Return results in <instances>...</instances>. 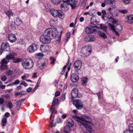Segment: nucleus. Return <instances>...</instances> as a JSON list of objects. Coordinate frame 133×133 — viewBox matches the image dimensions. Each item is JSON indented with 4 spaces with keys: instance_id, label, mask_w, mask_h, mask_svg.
<instances>
[{
    "instance_id": "1",
    "label": "nucleus",
    "mask_w": 133,
    "mask_h": 133,
    "mask_svg": "<svg viewBox=\"0 0 133 133\" xmlns=\"http://www.w3.org/2000/svg\"><path fill=\"white\" fill-rule=\"evenodd\" d=\"M91 119L88 116H83L79 118L78 124L82 129L86 133H94V131L87 123H91Z\"/></svg>"
},
{
    "instance_id": "2",
    "label": "nucleus",
    "mask_w": 133,
    "mask_h": 133,
    "mask_svg": "<svg viewBox=\"0 0 133 133\" xmlns=\"http://www.w3.org/2000/svg\"><path fill=\"white\" fill-rule=\"evenodd\" d=\"M21 64L23 68L25 69H31L33 66V61L29 58H25L22 61Z\"/></svg>"
},
{
    "instance_id": "3",
    "label": "nucleus",
    "mask_w": 133,
    "mask_h": 133,
    "mask_svg": "<svg viewBox=\"0 0 133 133\" xmlns=\"http://www.w3.org/2000/svg\"><path fill=\"white\" fill-rule=\"evenodd\" d=\"M44 33L50 38L52 39L56 36L57 33V31L55 28H51L46 29Z\"/></svg>"
},
{
    "instance_id": "4",
    "label": "nucleus",
    "mask_w": 133,
    "mask_h": 133,
    "mask_svg": "<svg viewBox=\"0 0 133 133\" xmlns=\"http://www.w3.org/2000/svg\"><path fill=\"white\" fill-rule=\"evenodd\" d=\"M91 48L89 46H85L82 48L80 52L81 55L83 57L88 56L91 53Z\"/></svg>"
},
{
    "instance_id": "5",
    "label": "nucleus",
    "mask_w": 133,
    "mask_h": 133,
    "mask_svg": "<svg viewBox=\"0 0 133 133\" xmlns=\"http://www.w3.org/2000/svg\"><path fill=\"white\" fill-rule=\"evenodd\" d=\"M51 39L44 33V34L42 35L39 38L40 41L44 44L49 43L51 41Z\"/></svg>"
},
{
    "instance_id": "6",
    "label": "nucleus",
    "mask_w": 133,
    "mask_h": 133,
    "mask_svg": "<svg viewBox=\"0 0 133 133\" xmlns=\"http://www.w3.org/2000/svg\"><path fill=\"white\" fill-rule=\"evenodd\" d=\"M73 104L78 109H81L83 108V103L80 100H75L73 102Z\"/></svg>"
},
{
    "instance_id": "7",
    "label": "nucleus",
    "mask_w": 133,
    "mask_h": 133,
    "mask_svg": "<svg viewBox=\"0 0 133 133\" xmlns=\"http://www.w3.org/2000/svg\"><path fill=\"white\" fill-rule=\"evenodd\" d=\"M38 48V46L35 43L31 44L28 48L27 50L30 52H33L36 51Z\"/></svg>"
},
{
    "instance_id": "8",
    "label": "nucleus",
    "mask_w": 133,
    "mask_h": 133,
    "mask_svg": "<svg viewBox=\"0 0 133 133\" xmlns=\"http://www.w3.org/2000/svg\"><path fill=\"white\" fill-rule=\"evenodd\" d=\"M95 28H99L98 27L96 26H87L85 29V33L87 34H90L92 33L95 30Z\"/></svg>"
},
{
    "instance_id": "9",
    "label": "nucleus",
    "mask_w": 133,
    "mask_h": 133,
    "mask_svg": "<svg viewBox=\"0 0 133 133\" xmlns=\"http://www.w3.org/2000/svg\"><path fill=\"white\" fill-rule=\"evenodd\" d=\"M82 65L81 62L79 60H77L73 64L74 68L76 70L80 69L81 68Z\"/></svg>"
},
{
    "instance_id": "10",
    "label": "nucleus",
    "mask_w": 133,
    "mask_h": 133,
    "mask_svg": "<svg viewBox=\"0 0 133 133\" xmlns=\"http://www.w3.org/2000/svg\"><path fill=\"white\" fill-rule=\"evenodd\" d=\"M50 48L51 47L48 45H41L40 47V49L42 52H47Z\"/></svg>"
},
{
    "instance_id": "11",
    "label": "nucleus",
    "mask_w": 133,
    "mask_h": 133,
    "mask_svg": "<svg viewBox=\"0 0 133 133\" xmlns=\"http://www.w3.org/2000/svg\"><path fill=\"white\" fill-rule=\"evenodd\" d=\"M67 1L71 7L72 9H75L76 7V4L77 2V0H67Z\"/></svg>"
},
{
    "instance_id": "12",
    "label": "nucleus",
    "mask_w": 133,
    "mask_h": 133,
    "mask_svg": "<svg viewBox=\"0 0 133 133\" xmlns=\"http://www.w3.org/2000/svg\"><path fill=\"white\" fill-rule=\"evenodd\" d=\"M69 4L67 1H63L61 4V9L63 10H67L69 8Z\"/></svg>"
},
{
    "instance_id": "13",
    "label": "nucleus",
    "mask_w": 133,
    "mask_h": 133,
    "mask_svg": "<svg viewBox=\"0 0 133 133\" xmlns=\"http://www.w3.org/2000/svg\"><path fill=\"white\" fill-rule=\"evenodd\" d=\"M78 91L77 89L75 88L72 90L71 91V99L78 97Z\"/></svg>"
},
{
    "instance_id": "14",
    "label": "nucleus",
    "mask_w": 133,
    "mask_h": 133,
    "mask_svg": "<svg viewBox=\"0 0 133 133\" xmlns=\"http://www.w3.org/2000/svg\"><path fill=\"white\" fill-rule=\"evenodd\" d=\"M1 49L3 51H8L9 50V46L8 43H3L1 45Z\"/></svg>"
},
{
    "instance_id": "15",
    "label": "nucleus",
    "mask_w": 133,
    "mask_h": 133,
    "mask_svg": "<svg viewBox=\"0 0 133 133\" xmlns=\"http://www.w3.org/2000/svg\"><path fill=\"white\" fill-rule=\"evenodd\" d=\"M8 38L9 41L12 43L15 42L17 38L15 35L14 34H10L8 35Z\"/></svg>"
},
{
    "instance_id": "16",
    "label": "nucleus",
    "mask_w": 133,
    "mask_h": 133,
    "mask_svg": "<svg viewBox=\"0 0 133 133\" xmlns=\"http://www.w3.org/2000/svg\"><path fill=\"white\" fill-rule=\"evenodd\" d=\"M96 39V38L95 36L90 35L85 37V40L88 42H92L95 41Z\"/></svg>"
},
{
    "instance_id": "17",
    "label": "nucleus",
    "mask_w": 133,
    "mask_h": 133,
    "mask_svg": "<svg viewBox=\"0 0 133 133\" xmlns=\"http://www.w3.org/2000/svg\"><path fill=\"white\" fill-rule=\"evenodd\" d=\"M71 81L74 83L77 82L79 80V77L76 74L73 73L72 74L70 78Z\"/></svg>"
},
{
    "instance_id": "18",
    "label": "nucleus",
    "mask_w": 133,
    "mask_h": 133,
    "mask_svg": "<svg viewBox=\"0 0 133 133\" xmlns=\"http://www.w3.org/2000/svg\"><path fill=\"white\" fill-rule=\"evenodd\" d=\"M100 103H101L104 104L105 102V101L103 98L102 93L101 92H99L97 94Z\"/></svg>"
},
{
    "instance_id": "19",
    "label": "nucleus",
    "mask_w": 133,
    "mask_h": 133,
    "mask_svg": "<svg viewBox=\"0 0 133 133\" xmlns=\"http://www.w3.org/2000/svg\"><path fill=\"white\" fill-rule=\"evenodd\" d=\"M14 57V56L11 54H10L6 56L5 58H4L3 59V61H5L6 63H7L9 62V60L11 59Z\"/></svg>"
},
{
    "instance_id": "20",
    "label": "nucleus",
    "mask_w": 133,
    "mask_h": 133,
    "mask_svg": "<svg viewBox=\"0 0 133 133\" xmlns=\"http://www.w3.org/2000/svg\"><path fill=\"white\" fill-rule=\"evenodd\" d=\"M37 66L41 69H43L42 67L44 68L46 67L45 62H44L43 63H41L39 61H38Z\"/></svg>"
},
{
    "instance_id": "21",
    "label": "nucleus",
    "mask_w": 133,
    "mask_h": 133,
    "mask_svg": "<svg viewBox=\"0 0 133 133\" xmlns=\"http://www.w3.org/2000/svg\"><path fill=\"white\" fill-rule=\"evenodd\" d=\"M128 18L127 22L128 23L131 24L133 23V15H130L127 16Z\"/></svg>"
},
{
    "instance_id": "22",
    "label": "nucleus",
    "mask_w": 133,
    "mask_h": 133,
    "mask_svg": "<svg viewBox=\"0 0 133 133\" xmlns=\"http://www.w3.org/2000/svg\"><path fill=\"white\" fill-rule=\"evenodd\" d=\"M5 61H3V60L1 62V65L0 66V69L1 70H4L7 68V66L6 64L7 63H5Z\"/></svg>"
},
{
    "instance_id": "23",
    "label": "nucleus",
    "mask_w": 133,
    "mask_h": 133,
    "mask_svg": "<svg viewBox=\"0 0 133 133\" xmlns=\"http://www.w3.org/2000/svg\"><path fill=\"white\" fill-rule=\"evenodd\" d=\"M50 109V111H51V115L50 117V119L51 120L50 124H51V127H52V124L53 123V120L51 119V116L52 115V114L55 112V107L51 106V108Z\"/></svg>"
},
{
    "instance_id": "24",
    "label": "nucleus",
    "mask_w": 133,
    "mask_h": 133,
    "mask_svg": "<svg viewBox=\"0 0 133 133\" xmlns=\"http://www.w3.org/2000/svg\"><path fill=\"white\" fill-rule=\"evenodd\" d=\"M116 0H105L104 2L106 4L111 6L113 5V4L115 3Z\"/></svg>"
},
{
    "instance_id": "25",
    "label": "nucleus",
    "mask_w": 133,
    "mask_h": 133,
    "mask_svg": "<svg viewBox=\"0 0 133 133\" xmlns=\"http://www.w3.org/2000/svg\"><path fill=\"white\" fill-rule=\"evenodd\" d=\"M57 17H58L59 18H62L64 17L63 13L62 11L60 10H57Z\"/></svg>"
},
{
    "instance_id": "26",
    "label": "nucleus",
    "mask_w": 133,
    "mask_h": 133,
    "mask_svg": "<svg viewBox=\"0 0 133 133\" xmlns=\"http://www.w3.org/2000/svg\"><path fill=\"white\" fill-rule=\"evenodd\" d=\"M50 12L53 16L55 17H57V15H56L57 10L53 9H51L50 10Z\"/></svg>"
},
{
    "instance_id": "27",
    "label": "nucleus",
    "mask_w": 133,
    "mask_h": 133,
    "mask_svg": "<svg viewBox=\"0 0 133 133\" xmlns=\"http://www.w3.org/2000/svg\"><path fill=\"white\" fill-rule=\"evenodd\" d=\"M74 124V121L72 119H68V122L67 124V126L70 128Z\"/></svg>"
},
{
    "instance_id": "28",
    "label": "nucleus",
    "mask_w": 133,
    "mask_h": 133,
    "mask_svg": "<svg viewBox=\"0 0 133 133\" xmlns=\"http://www.w3.org/2000/svg\"><path fill=\"white\" fill-rule=\"evenodd\" d=\"M88 81V78L87 77H83L82 79V84L83 86H85Z\"/></svg>"
},
{
    "instance_id": "29",
    "label": "nucleus",
    "mask_w": 133,
    "mask_h": 133,
    "mask_svg": "<svg viewBox=\"0 0 133 133\" xmlns=\"http://www.w3.org/2000/svg\"><path fill=\"white\" fill-rule=\"evenodd\" d=\"M97 34L98 35L103 37L104 38H106L107 37L106 35L103 32L99 31L97 32Z\"/></svg>"
},
{
    "instance_id": "30",
    "label": "nucleus",
    "mask_w": 133,
    "mask_h": 133,
    "mask_svg": "<svg viewBox=\"0 0 133 133\" xmlns=\"http://www.w3.org/2000/svg\"><path fill=\"white\" fill-rule=\"evenodd\" d=\"M22 22L21 20L18 18H16L15 23L18 26L19 25L22 23Z\"/></svg>"
},
{
    "instance_id": "31",
    "label": "nucleus",
    "mask_w": 133,
    "mask_h": 133,
    "mask_svg": "<svg viewBox=\"0 0 133 133\" xmlns=\"http://www.w3.org/2000/svg\"><path fill=\"white\" fill-rule=\"evenodd\" d=\"M58 99L56 98L55 97L53 99L52 106H55L56 105V103L58 102Z\"/></svg>"
},
{
    "instance_id": "32",
    "label": "nucleus",
    "mask_w": 133,
    "mask_h": 133,
    "mask_svg": "<svg viewBox=\"0 0 133 133\" xmlns=\"http://www.w3.org/2000/svg\"><path fill=\"white\" fill-rule=\"evenodd\" d=\"M7 118H6L4 117L3 118L2 120V125L3 126H5L6 125L7 123Z\"/></svg>"
},
{
    "instance_id": "33",
    "label": "nucleus",
    "mask_w": 133,
    "mask_h": 133,
    "mask_svg": "<svg viewBox=\"0 0 133 133\" xmlns=\"http://www.w3.org/2000/svg\"><path fill=\"white\" fill-rule=\"evenodd\" d=\"M70 130V127L68 126H66L64 127V131L65 133H69Z\"/></svg>"
},
{
    "instance_id": "34",
    "label": "nucleus",
    "mask_w": 133,
    "mask_h": 133,
    "mask_svg": "<svg viewBox=\"0 0 133 133\" xmlns=\"http://www.w3.org/2000/svg\"><path fill=\"white\" fill-rule=\"evenodd\" d=\"M22 59L20 58H14L13 59V62L14 63H18L21 62Z\"/></svg>"
},
{
    "instance_id": "35",
    "label": "nucleus",
    "mask_w": 133,
    "mask_h": 133,
    "mask_svg": "<svg viewBox=\"0 0 133 133\" xmlns=\"http://www.w3.org/2000/svg\"><path fill=\"white\" fill-rule=\"evenodd\" d=\"M5 14L9 17V18L10 17V16L12 15L13 13L10 10L7 11H5Z\"/></svg>"
},
{
    "instance_id": "36",
    "label": "nucleus",
    "mask_w": 133,
    "mask_h": 133,
    "mask_svg": "<svg viewBox=\"0 0 133 133\" xmlns=\"http://www.w3.org/2000/svg\"><path fill=\"white\" fill-rule=\"evenodd\" d=\"M109 20L110 22L113 24H115L117 23V21L113 18L112 17H110L109 18Z\"/></svg>"
},
{
    "instance_id": "37",
    "label": "nucleus",
    "mask_w": 133,
    "mask_h": 133,
    "mask_svg": "<svg viewBox=\"0 0 133 133\" xmlns=\"http://www.w3.org/2000/svg\"><path fill=\"white\" fill-rule=\"evenodd\" d=\"M108 26L109 28H110L111 30L114 31L115 30V26L112 25L111 24L109 23L108 24Z\"/></svg>"
},
{
    "instance_id": "38",
    "label": "nucleus",
    "mask_w": 133,
    "mask_h": 133,
    "mask_svg": "<svg viewBox=\"0 0 133 133\" xmlns=\"http://www.w3.org/2000/svg\"><path fill=\"white\" fill-rule=\"evenodd\" d=\"M129 130L133 133V123L129 125Z\"/></svg>"
},
{
    "instance_id": "39",
    "label": "nucleus",
    "mask_w": 133,
    "mask_h": 133,
    "mask_svg": "<svg viewBox=\"0 0 133 133\" xmlns=\"http://www.w3.org/2000/svg\"><path fill=\"white\" fill-rule=\"evenodd\" d=\"M70 33H67L66 34V36L65 37V39L66 41H68V39L70 38Z\"/></svg>"
},
{
    "instance_id": "40",
    "label": "nucleus",
    "mask_w": 133,
    "mask_h": 133,
    "mask_svg": "<svg viewBox=\"0 0 133 133\" xmlns=\"http://www.w3.org/2000/svg\"><path fill=\"white\" fill-rule=\"evenodd\" d=\"M114 10V8H109L108 9V12L111 15H113L112 11Z\"/></svg>"
},
{
    "instance_id": "41",
    "label": "nucleus",
    "mask_w": 133,
    "mask_h": 133,
    "mask_svg": "<svg viewBox=\"0 0 133 133\" xmlns=\"http://www.w3.org/2000/svg\"><path fill=\"white\" fill-rule=\"evenodd\" d=\"M20 85H23L25 87H26L28 86L27 84L24 81H22L20 84Z\"/></svg>"
},
{
    "instance_id": "42",
    "label": "nucleus",
    "mask_w": 133,
    "mask_h": 133,
    "mask_svg": "<svg viewBox=\"0 0 133 133\" xmlns=\"http://www.w3.org/2000/svg\"><path fill=\"white\" fill-rule=\"evenodd\" d=\"M116 28L118 30V31H120L122 29V26L120 24L117 25Z\"/></svg>"
},
{
    "instance_id": "43",
    "label": "nucleus",
    "mask_w": 133,
    "mask_h": 133,
    "mask_svg": "<svg viewBox=\"0 0 133 133\" xmlns=\"http://www.w3.org/2000/svg\"><path fill=\"white\" fill-rule=\"evenodd\" d=\"M1 80L3 82L6 81L7 79V78L6 76H3L1 77Z\"/></svg>"
},
{
    "instance_id": "44",
    "label": "nucleus",
    "mask_w": 133,
    "mask_h": 133,
    "mask_svg": "<svg viewBox=\"0 0 133 133\" xmlns=\"http://www.w3.org/2000/svg\"><path fill=\"white\" fill-rule=\"evenodd\" d=\"M8 107L9 109H11L12 107V104L11 101H9L7 104Z\"/></svg>"
},
{
    "instance_id": "45",
    "label": "nucleus",
    "mask_w": 133,
    "mask_h": 133,
    "mask_svg": "<svg viewBox=\"0 0 133 133\" xmlns=\"http://www.w3.org/2000/svg\"><path fill=\"white\" fill-rule=\"evenodd\" d=\"M91 24L94 25H95L97 24V23L96 21V20L95 19H94V21H93L92 20V18H91Z\"/></svg>"
},
{
    "instance_id": "46",
    "label": "nucleus",
    "mask_w": 133,
    "mask_h": 133,
    "mask_svg": "<svg viewBox=\"0 0 133 133\" xmlns=\"http://www.w3.org/2000/svg\"><path fill=\"white\" fill-rule=\"evenodd\" d=\"M119 11L121 13L125 14L128 12L127 10L125 9L121 10H119Z\"/></svg>"
},
{
    "instance_id": "47",
    "label": "nucleus",
    "mask_w": 133,
    "mask_h": 133,
    "mask_svg": "<svg viewBox=\"0 0 133 133\" xmlns=\"http://www.w3.org/2000/svg\"><path fill=\"white\" fill-rule=\"evenodd\" d=\"M101 29H103L104 30H106V27L105 25L101 24H100Z\"/></svg>"
},
{
    "instance_id": "48",
    "label": "nucleus",
    "mask_w": 133,
    "mask_h": 133,
    "mask_svg": "<svg viewBox=\"0 0 133 133\" xmlns=\"http://www.w3.org/2000/svg\"><path fill=\"white\" fill-rule=\"evenodd\" d=\"M65 95L66 93H64L61 96V98L62 100H64L65 98Z\"/></svg>"
},
{
    "instance_id": "49",
    "label": "nucleus",
    "mask_w": 133,
    "mask_h": 133,
    "mask_svg": "<svg viewBox=\"0 0 133 133\" xmlns=\"http://www.w3.org/2000/svg\"><path fill=\"white\" fill-rule=\"evenodd\" d=\"M121 1L123 2L125 4H127L130 3L131 0H121Z\"/></svg>"
},
{
    "instance_id": "50",
    "label": "nucleus",
    "mask_w": 133,
    "mask_h": 133,
    "mask_svg": "<svg viewBox=\"0 0 133 133\" xmlns=\"http://www.w3.org/2000/svg\"><path fill=\"white\" fill-rule=\"evenodd\" d=\"M20 81L19 79H17L13 83L14 85H17L20 83Z\"/></svg>"
},
{
    "instance_id": "51",
    "label": "nucleus",
    "mask_w": 133,
    "mask_h": 133,
    "mask_svg": "<svg viewBox=\"0 0 133 133\" xmlns=\"http://www.w3.org/2000/svg\"><path fill=\"white\" fill-rule=\"evenodd\" d=\"M62 122V120L59 118L58 117L57 119L56 123H61Z\"/></svg>"
},
{
    "instance_id": "52",
    "label": "nucleus",
    "mask_w": 133,
    "mask_h": 133,
    "mask_svg": "<svg viewBox=\"0 0 133 133\" xmlns=\"http://www.w3.org/2000/svg\"><path fill=\"white\" fill-rule=\"evenodd\" d=\"M68 64H66L65 65L63 68V70L61 72V74H63L64 71L66 68L67 66V65Z\"/></svg>"
},
{
    "instance_id": "53",
    "label": "nucleus",
    "mask_w": 133,
    "mask_h": 133,
    "mask_svg": "<svg viewBox=\"0 0 133 133\" xmlns=\"http://www.w3.org/2000/svg\"><path fill=\"white\" fill-rule=\"evenodd\" d=\"M12 71L10 70L9 71H7L6 72V74L7 75H10L11 74Z\"/></svg>"
},
{
    "instance_id": "54",
    "label": "nucleus",
    "mask_w": 133,
    "mask_h": 133,
    "mask_svg": "<svg viewBox=\"0 0 133 133\" xmlns=\"http://www.w3.org/2000/svg\"><path fill=\"white\" fill-rule=\"evenodd\" d=\"M4 102V100L3 98H0V105L3 104Z\"/></svg>"
},
{
    "instance_id": "55",
    "label": "nucleus",
    "mask_w": 133,
    "mask_h": 133,
    "mask_svg": "<svg viewBox=\"0 0 133 133\" xmlns=\"http://www.w3.org/2000/svg\"><path fill=\"white\" fill-rule=\"evenodd\" d=\"M50 59L51 61H52L51 62V64H53L54 62L55 61V59L52 57H50Z\"/></svg>"
},
{
    "instance_id": "56",
    "label": "nucleus",
    "mask_w": 133,
    "mask_h": 133,
    "mask_svg": "<svg viewBox=\"0 0 133 133\" xmlns=\"http://www.w3.org/2000/svg\"><path fill=\"white\" fill-rule=\"evenodd\" d=\"M60 92L59 91H57L55 92V96H58L59 95Z\"/></svg>"
},
{
    "instance_id": "57",
    "label": "nucleus",
    "mask_w": 133,
    "mask_h": 133,
    "mask_svg": "<svg viewBox=\"0 0 133 133\" xmlns=\"http://www.w3.org/2000/svg\"><path fill=\"white\" fill-rule=\"evenodd\" d=\"M32 90V89L31 87L28 88L26 90V91L27 92L29 93Z\"/></svg>"
},
{
    "instance_id": "58",
    "label": "nucleus",
    "mask_w": 133,
    "mask_h": 133,
    "mask_svg": "<svg viewBox=\"0 0 133 133\" xmlns=\"http://www.w3.org/2000/svg\"><path fill=\"white\" fill-rule=\"evenodd\" d=\"M20 95H24L26 94L25 92L24 91H22L20 92Z\"/></svg>"
},
{
    "instance_id": "59",
    "label": "nucleus",
    "mask_w": 133,
    "mask_h": 133,
    "mask_svg": "<svg viewBox=\"0 0 133 133\" xmlns=\"http://www.w3.org/2000/svg\"><path fill=\"white\" fill-rule=\"evenodd\" d=\"M50 24L51 26H53L54 24V21L53 20L51 19L50 22Z\"/></svg>"
},
{
    "instance_id": "60",
    "label": "nucleus",
    "mask_w": 133,
    "mask_h": 133,
    "mask_svg": "<svg viewBox=\"0 0 133 133\" xmlns=\"http://www.w3.org/2000/svg\"><path fill=\"white\" fill-rule=\"evenodd\" d=\"M4 115L6 117H8L10 115V114L8 112H6L5 114Z\"/></svg>"
},
{
    "instance_id": "61",
    "label": "nucleus",
    "mask_w": 133,
    "mask_h": 133,
    "mask_svg": "<svg viewBox=\"0 0 133 133\" xmlns=\"http://www.w3.org/2000/svg\"><path fill=\"white\" fill-rule=\"evenodd\" d=\"M5 85H0V87L2 89H3L5 88Z\"/></svg>"
},
{
    "instance_id": "62",
    "label": "nucleus",
    "mask_w": 133,
    "mask_h": 133,
    "mask_svg": "<svg viewBox=\"0 0 133 133\" xmlns=\"http://www.w3.org/2000/svg\"><path fill=\"white\" fill-rule=\"evenodd\" d=\"M37 73L36 72L34 73L33 74V75L32 76V78L36 77H37Z\"/></svg>"
},
{
    "instance_id": "63",
    "label": "nucleus",
    "mask_w": 133,
    "mask_h": 133,
    "mask_svg": "<svg viewBox=\"0 0 133 133\" xmlns=\"http://www.w3.org/2000/svg\"><path fill=\"white\" fill-rule=\"evenodd\" d=\"M12 89H10V90H7V91L6 92L8 93L9 94L12 91Z\"/></svg>"
},
{
    "instance_id": "64",
    "label": "nucleus",
    "mask_w": 133,
    "mask_h": 133,
    "mask_svg": "<svg viewBox=\"0 0 133 133\" xmlns=\"http://www.w3.org/2000/svg\"><path fill=\"white\" fill-rule=\"evenodd\" d=\"M123 133H131V132L129 130H127L124 131Z\"/></svg>"
}]
</instances>
